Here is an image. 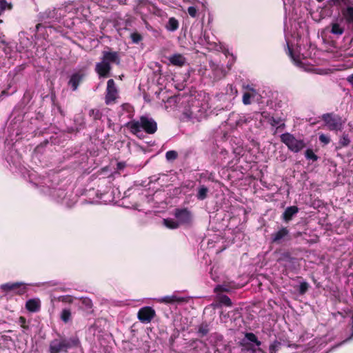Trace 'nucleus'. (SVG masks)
Segmentation results:
<instances>
[{"label": "nucleus", "mask_w": 353, "mask_h": 353, "mask_svg": "<svg viewBox=\"0 0 353 353\" xmlns=\"http://www.w3.org/2000/svg\"><path fill=\"white\" fill-rule=\"evenodd\" d=\"M291 239L290 230L285 227H281L271 234V243L277 245L290 241Z\"/></svg>", "instance_id": "5"}, {"label": "nucleus", "mask_w": 353, "mask_h": 353, "mask_svg": "<svg viewBox=\"0 0 353 353\" xmlns=\"http://www.w3.org/2000/svg\"><path fill=\"white\" fill-rule=\"evenodd\" d=\"M228 289L225 286L222 285H219L214 288V292H228Z\"/></svg>", "instance_id": "42"}, {"label": "nucleus", "mask_w": 353, "mask_h": 353, "mask_svg": "<svg viewBox=\"0 0 353 353\" xmlns=\"http://www.w3.org/2000/svg\"><path fill=\"white\" fill-rule=\"evenodd\" d=\"M281 141L293 152H299L306 145L303 139H297L293 134L285 132L281 135Z\"/></svg>", "instance_id": "4"}, {"label": "nucleus", "mask_w": 353, "mask_h": 353, "mask_svg": "<svg viewBox=\"0 0 353 353\" xmlns=\"http://www.w3.org/2000/svg\"><path fill=\"white\" fill-rule=\"evenodd\" d=\"M244 344H245V340H243V342L241 343V345H244Z\"/></svg>", "instance_id": "52"}, {"label": "nucleus", "mask_w": 353, "mask_h": 353, "mask_svg": "<svg viewBox=\"0 0 353 353\" xmlns=\"http://www.w3.org/2000/svg\"><path fill=\"white\" fill-rule=\"evenodd\" d=\"M210 69L212 72V78L214 80H219L225 75V70L222 66L219 65L213 62L210 63Z\"/></svg>", "instance_id": "14"}, {"label": "nucleus", "mask_w": 353, "mask_h": 353, "mask_svg": "<svg viewBox=\"0 0 353 353\" xmlns=\"http://www.w3.org/2000/svg\"><path fill=\"white\" fill-rule=\"evenodd\" d=\"M82 304L85 306V309H90L92 306V301L90 299L84 298L82 299Z\"/></svg>", "instance_id": "40"}, {"label": "nucleus", "mask_w": 353, "mask_h": 353, "mask_svg": "<svg viewBox=\"0 0 353 353\" xmlns=\"http://www.w3.org/2000/svg\"><path fill=\"white\" fill-rule=\"evenodd\" d=\"M130 38L132 39V42L134 43H138L142 39L141 35L137 32L132 33Z\"/></svg>", "instance_id": "37"}, {"label": "nucleus", "mask_w": 353, "mask_h": 353, "mask_svg": "<svg viewBox=\"0 0 353 353\" xmlns=\"http://www.w3.org/2000/svg\"><path fill=\"white\" fill-rule=\"evenodd\" d=\"M26 308L31 312H37L41 308V301L39 299H32L26 301Z\"/></svg>", "instance_id": "16"}, {"label": "nucleus", "mask_w": 353, "mask_h": 353, "mask_svg": "<svg viewBox=\"0 0 353 353\" xmlns=\"http://www.w3.org/2000/svg\"><path fill=\"white\" fill-rule=\"evenodd\" d=\"M168 60L170 64L177 67H182L187 62L186 58L183 54L179 53L169 56Z\"/></svg>", "instance_id": "13"}, {"label": "nucleus", "mask_w": 353, "mask_h": 353, "mask_svg": "<svg viewBox=\"0 0 353 353\" xmlns=\"http://www.w3.org/2000/svg\"><path fill=\"white\" fill-rule=\"evenodd\" d=\"M0 23H2V20L0 19Z\"/></svg>", "instance_id": "53"}, {"label": "nucleus", "mask_w": 353, "mask_h": 353, "mask_svg": "<svg viewBox=\"0 0 353 353\" xmlns=\"http://www.w3.org/2000/svg\"><path fill=\"white\" fill-rule=\"evenodd\" d=\"M330 32L333 34L340 36L344 32V28L341 26L338 23H333L331 24Z\"/></svg>", "instance_id": "22"}, {"label": "nucleus", "mask_w": 353, "mask_h": 353, "mask_svg": "<svg viewBox=\"0 0 353 353\" xmlns=\"http://www.w3.org/2000/svg\"><path fill=\"white\" fill-rule=\"evenodd\" d=\"M59 300L63 302L72 303V299L70 296H62L59 297Z\"/></svg>", "instance_id": "43"}, {"label": "nucleus", "mask_w": 353, "mask_h": 353, "mask_svg": "<svg viewBox=\"0 0 353 353\" xmlns=\"http://www.w3.org/2000/svg\"><path fill=\"white\" fill-rule=\"evenodd\" d=\"M101 61L110 65L111 63L119 65L120 63L119 53L117 52L104 50L102 52Z\"/></svg>", "instance_id": "10"}, {"label": "nucleus", "mask_w": 353, "mask_h": 353, "mask_svg": "<svg viewBox=\"0 0 353 353\" xmlns=\"http://www.w3.org/2000/svg\"><path fill=\"white\" fill-rule=\"evenodd\" d=\"M347 79L352 84L353 88V74L349 76Z\"/></svg>", "instance_id": "46"}, {"label": "nucleus", "mask_w": 353, "mask_h": 353, "mask_svg": "<svg viewBox=\"0 0 353 353\" xmlns=\"http://www.w3.org/2000/svg\"><path fill=\"white\" fill-rule=\"evenodd\" d=\"M80 341L76 336L65 338L59 335L50 342L49 353H66L70 348L79 346Z\"/></svg>", "instance_id": "2"}, {"label": "nucleus", "mask_w": 353, "mask_h": 353, "mask_svg": "<svg viewBox=\"0 0 353 353\" xmlns=\"http://www.w3.org/2000/svg\"><path fill=\"white\" fill-rule=\"evenodd\" d=\"M288 52H289V54L290 56H292V50L290 49V48L289 47V46L288 45Z\"/></svg>", "instance_id": "51"}, {"label": "nucleus", "mask_w": 353, "mask_h": 353, "mask_svg": "<svg viewBox=\"0 0 353 353\" xmlns=\"http://www.w3.org/2000/svg\"><path fill=\"white\" fill-rule=\"evenodd\" d=\"M251 94L248 92H245L243 95V103L245 105H249L251 103Z\"/></svg>", "instance_id": "38"}, {"label": "nucleus", "mask_w": 353, "mask_h": 353, "mask_svg": "<svg viewBox=\"0 0 353 353\" xmlns=\"http://www.w3.org/2000/svg\"><path fill=\"white\" fill-rule=\"evenodd\" d=\"M188 13L192 17H195L196 16V14H197V9H196V8L194 7V6H190V7H188Z\"/></svg>", "instance_id": "41"}, {"label": "nucleus", "mask_w": 353, "mask_h": 353, "mask_svg": "<svg viewBox=\"0 0 353 353\" xmlns=\"http://www.w3.org/2000/svg\"><path fill=\"white\" fill-rule=\"evenodd\" d=\"M295 258L292 257L290 252H285L281 253L279 258L277 259L279 263H293Z\"/></svg>", "instance_id": "21"}, {"label": "nucleus", "mask_w": 353, "mask_h": 353, "mask_svg": "<svg viewBox=\"0 0 353 353\" xmlns=\"http://www.w3.org/2000/svg\"><path fill=\"white\" fill-rule=\"evenodd\" d=\"M209 331L208 325L206 323H202L199 327L198 334L200 337H203L208 334Z\"/></svg>", "instance_id": "28"}, {"label": "nucleus", "mask_w": 353, "mask_h": 353, "mask_svg": "<svg viewBox=\"0 0 353 353\" xmlns=\"http://www.w3.org/2000/svg\"><path fill=\"white\" fill-rule=\"evenodd\" d=\"M0 289L6 292L15 290L16 293L19 295L23 294L26 292V288L24 286L23 283L20 282L2 284L0 286Z\"/></svg>", "instance_id": "8"}, {"label": "nucleus", "mask_w": 353, "mask_h": 353, "mask_svg": "<svg viewBox=\"0 0 353 353\" xmlns=\"http://www.w3.org/2000/svg\"><path fill=\"white\" fill-rule=\"evenodd\" d=\"M245 339L250 342L254 343L258 347L261 345V342L258 340L256 335L252 332H246L245 334Z\"/></svg>", "instance_id": "24"}, {"label": "nucleus", "mask_w": 353, "mask_h": 353, "mask_svg": "<svg viewBox=\"0 0 353 353\" xmlns=\"http://www.w3.org/2000/svg\"><path fill=\"white\" fill-rule=\"evenodd\" d=\"M178 28H179L178 21L174 17L170 18L168 20V22L166 25L167 30L169 31H171V32H174V31L178 29Z\"/></svg>", "instance_id": "23"}, {"label": "nucleus", "mask_w": 353, "mask_h": 353, "mask_svg": "<svg viewBox=\"0 0 353 353\" xmlns=\"http://www.w3.org/2000/svg\"><path fill=\"white\" fill-rule=\"evenodd\" d=\"M327 128L332 131H341L345 121L339 114L325 113L321 117Z\"/></svg>", "instance_id": "3"}, {"label": "nucleus", "mask_w": 353, "mask_h": 353, "mask_svg": "<svg viewBox=\"0 0 353 353\" xmlns=\"http://www.w3.org/2000/svg\"><path fill=\"white\" fill-rule=\"evenodd\" d=\"M281 343L279 341H274L270 344L269 347L270 353H276L277 351L281 348Z\"/></svg>", "instance_id": "30"}, {"label": "nucleus", "mask_w": 353, "mask_h": 353, "mask_svg": "<svg viewBox=\"0 0 353 353\" xmlns=\"http://www.w3.org/2000/svg\"><path fill=\"white\" fill-rule=\"evenodd\" d=\"M247 350L251 351L252 352H255L256 350L262 352V350L260 347H259L258 349H256V348H254L252 346L247 348Z\"/></svg>", "instance_id": "45"}, {"label": "nucleus", "mask_w": 353, "mask_h": 353, "mask_svg": "<svg viewBox=\"0 0 353 353\" xmlns=\"http://www.w3.org/2000/svg\"><path fill=\"white\" fill-rule=\"evenodd\" d=\"M88 114L89 116L92 117L94 120L100 119L102 115L99 109H90Z\"/></svg>", "instance_id": "32"}, {"label": "nucleus", "mask_w": 353, "mask_h": 353, "mask_svg": "<svg viewBox=\"0 0 353 353\" xmlns=\"http://www.w3.org/2000/svg\"><path fill=\"white\" fill-rule=\"evenodd\" d=\"M305 157L307 160H312V161H316L318 160V157L316 155L313 150L311 149H307L305 152Z\"/></svg>", "instance_id": "31"}, {"label": "nucleus", "mask_w": 353, "mask_h": 353, "mask_svg": "<svg viewBox=\"0 0 353 353\" xmlns=\"http://www.w3.org/2000/svg\"><path fill=\"white\" fill-rule=\"evenodd\" d=\"M111 65L102 61L97 63L95 71L100 78H107L110 76Z\"/></svg>", "instance_id": "11"}, {"label": "nucleus", "mask_w": 353, "mask_h": 353, "mask_svg": "<svg viewBox=\"0 0 353 353\" xmlns=\"http://www.w3.org/2000/svg\"><path fill=\"white\" fill-rule=\"evenodd\" d=\"M179 301H180V299L178 298L176 296H174V295H172V296H165L162 297L160 299L161 302L165 303H174V302Z\"/></svg>", "instance_id": "29"}, {"label": "nucleus", "mask_w": 353, "mask_h": 353, "mask_svg": "<svg viewBox=\"0 0 353 353\" xmlns=\"http://www.w3.org/2000/svg\"><path fill=\"white\" fill-rule=\"evenodd\" d=\"M155 311L150 307H144L138 312V319L142 323H149L154 318Z\"/></svg>", "instance_id": "9"}, {"label": "nucleus", "mask_w": 353, "mask_h": 353, "mask_svg": "<svg viewBox=\"0 0 353 353\" xmlns=\"http://www.w3.org/2000/svg\"><path fill=\"white\" fill-rule=\"evenodd\" d=\"M178 157V154L174 150H170L165 153V158L168 161L175 160Z\"/></svg>", "instance_id": "34"}, {"label": "nucleus", "mask_w": 353, "mask_h": 353, "mask_svg": "<svg viewBox=\"0 0 353 353\" xmlns=\"http://www.w3.org/2000/svg\"><path fill=\"white\" fill-rule=\"evenodd\" d=\"M41 26V23H38L37 26H36V31H39L40 27Z\"/></svg>", "instance_id": "50"}, {"label": "nucleus", "mask_w": 353, "mask_h": 353, "mask_svg": "<svg viewBox=\"0 0 353 353\" xmlns=\"http://www.w3.org/2000/svg\"><path fill=\"white\" fill-rule=\"evenodd\" d=\"M174 215L180 223H188L191 220V214L187 209H176Z\"/></svg>", "instance_id": "12"}, {"label": "nucleus", "mask_w": 353, "mask_h": 353, "mask_svg": "<svg viewBox=\"0 0 353 353\" xmlns=\"http://www.w3.org/2000/svg\"><path fill=\"white\" fill-rule=\"evenodd\" d=\"M350 143V140L347 134H343L339 141V143L341 146H347Z\"/></svg>", "instance_id": "36"}, {"label": "nucleus", "mask_w": 353, "mask_h": 353, "mask_svg": "<svg viewBox=\"0 0 353 353\" xmlns=\"http://www.w3.org/2000/svg\"><path fill=\"white\" fill-rule=\"evenodd\" d=\"M163 223L168 228L170 229H176L179 228L180 225L178 221H174L172 219H163Z\"/></svg>", "instance_id": "25"}, {"label": "nucleus", "mask_w": 353, "mask_h": 353, "mask_svg": "<svg viewBox=\"0 0 353 353\" xmlns=\"http://www.w3.org/2000/svg\"><path fill=\"white\" fill-rule=\"evenodd\" d=\"M219 302L226 306L232 305L231 299L227 295H221L219 296Z\"/></svg>", "instance_id": "33"}, {"label": "nucleus", "mask_w": 353, "mask_h": 353, "mask_svg": "<svg viewBox=\"0 0 353 353\" xmlns=\"http://www.w3.org/2000/svg\"><path fill=\"white\" fill-rule=\"evenodd\" d=\"M213 270H214V267L212 268L211 272H210L211 277L214 281H216V278L215 276H214V275H213Z\"/></svg>", "instance_id": "48"}, {"label": "nucleus", "mask_w": 353, "mask_h": 353, "mask_svg": "<svg viewBox=\"0 0 353 353\" xmlns=\"http://www.w3.org/2000/svg\"><path fill=\"white\" fill-rule=\"evenodd\" d=\"M59 10L55 8H48L44 12H40L39 14V20L45 23H51L58 21L61 17V14L58 13Z\"/></svg>", "instance_id": "6"}, {"label": "nucleus", "mask_w": 353, "mask_h": 353, "mask_svg": "<svg viewBox=\"0 0 353 353\" xmlns=\"http://www.w3.org/2000/svg\"><path fill=\"white\" fill-rule=\"evenodd\" d=\"M149 4V1L148 0H139L138 6H146Z\"/></svg>", "instance_id": "44"}, {"label": "nucleus", "mask_w": 353, "mask_h": 353, "mask_svg": "<svg viewBox=\"0 0 353 353\" xmlns=\"http://www.w3.org/2000/svg\"><path fill=\"white\" fill-rule=\"evenodd\" d=\"M60 318L65 323L69 322L71 320L70 310L68 308L63 309L61 312Z\"/></svg>", "instance_id": "26"}, {"label": "nucleus", "mask_w": 353, "mask_h": 353, "mask_svg": "<svg viewBox=\"0 0 353 353\" xmlns=\"http://www.w3.org/2000/svg\"><path fill=\"white\" fill-rule=\"evenodd\" d=\"M19 322L21 324H24L26 323V319L24 317H23V316H21L19 318Z\"/></svg>", "instance_id": "47"}, {"label": "nucleus", "mask_w": 353, "mask_h": 353, "mask_svg": "<svg viewBox=\"0 0 353 353\" xmlns=\"http://www.w3.org/2000/svg\"><path fill=\"white\" fill-rule=\"evenodd\" d=\"M118 97V90L113 79H109L107 83V90L105 95V103L111 104Z\"/></svg>", "instance_id": "7"}, {"label": "nucleus", "mask_w": 353, "mask_h": 353, "mask_svg": "<svg viewBox=\"0 0 353 353\" xmlns=\"http://www.w3.org/2000/svg\"><path fill=\"white\" fill-rule=\"evenodd\" d=\"M209 189L204 185H200L197 188L196 198L198 200L203 201L208 197Z\"/></svg>", "instance_id": "20"}, {"label": "nucleus", "mask_w": 353, "mask_h": 353, "mask_svg": "<svg viewBox=\"0 0 353 353\" xmlns=\"http://www.w3.org/2000/svg\"><path fill=\"white\" fill-rule=\"evenodd\" d=\"M12 4L8 3L6 0H0V15H1L6 10H11Z\"/></svg>", "instance_id": "27"}, {"label": "nucleus", "mask_w": 353, "mask_h": 353, "mask_svg": "<svg viewBox=\"0 0 353 353\" xmlns=\"http://www.w3.org/2000/svg\"><path fill=\"white\" fill-rule=\"evenodd\" d=\"M261 115L263 116V117L268 119V123L272 126L280 127L281 125H284V123H283V120L281 119V117H269V116H268V113L265 112H262Z\"/></svg>", "instance_id": "18"}, {"label": "nucleus", "mask_w": 353, "mask_h": 353, "mask_svg": "<svg viewBox=\"0 0 353 353\" xmlns=\"http://www.w3.org/2000/svg\"><path fill=\"white\" fill-rule=\"evenodd\" d=\"M84 77V74L79 72L72 74L69 80L68 84L71 85L72 90H77L79 85Z\"/></svg>", "instance_id": "15"}, {"label": "nucleus", "mask_w": 353, "mask_h": 353, "mask_svg": "<svg viewBox=\"0 0 353 353\" xmlns=\"http://www.w3.org/2000/svg\"><path fill=\"white\" fill-rule=\"evenodd\" d=\"M319 141L323 144L327 145L330 143V139L327 135L325 134H321L319 135Z\"/></svg>", "instance_id": "39"}, {"label": "nucleus", "mask_w": 353, "mask_h": 353, "mask_svg": "<svg viewBox=\"0 0 353 353\" xmlns=\"http://www.w3.org/2000/svg\"><path fill=\"white\" fill-rule=\"evenodd\" d=\"M198 107H193L190 109L185 110L183 112V117L186 118L188 120H190L192 121H198V115L196 109Z\"/></svg>", "instance_id": "19"}, {"label": "nucleus", "mask_w": 353, "mask_h": 353, "mask_svg": "<svg viewBox=\"0 0 353 353\" xmlns=\"http://www.w3.org/2000/svg\"><path fill=\"white\" fill-rule=\"evenodd\" d=\"M247 88H248V90H250V91L253 92H256L255 89H254L253 88H251L250 85H248V86H247Z\"/></svg>", "instance_id": "49"}, {"label": "nucleus", "mask_w": 353, "mask_h": 353, "mask_svg": "<svg viewBox=\"0 0 353 353\" xmlns=\"http://www.w3.org/2000/svg\"><path fill=\"white\" fill-rule=\"evenodd\" d=\"M309 284L304 281L300 283L299 287V292L300 294H304L308 290Z\"/></svg>", "instance_id": "35"}, {"label": "nucleus", "mask_w": 353, "mask_h": 353, "mask_svg": "<svg viewBox=\"0 0 353 353\" xmlns=\"http://www.w3.org/2000/svg\"><path fill=\"white\" fill-rule=\"evenodd\" d=\"M130 132L141 138L142 130L149 134H154L157 130V123L148 115L141 116L139 120H132L126 124Z\"/></svg>", "instance_id": "1"}, {"label": "nucleus", "mask_w": 353, "mask_h": 353, "mask_svg": "<svg viewBox=\"0 0 353 353\" xmlns=\"http://www.w3.org/2000/svg\"><path fill=\"white\" fill-rule=\"evenodd\" d=\"M298 212H299V208L296 206L288 207L285 210V211L282 215L283 219L285 222H288L290 220H292L293 216H294Z\"/></svg>", "instance_id": "17"}]
</instances>
